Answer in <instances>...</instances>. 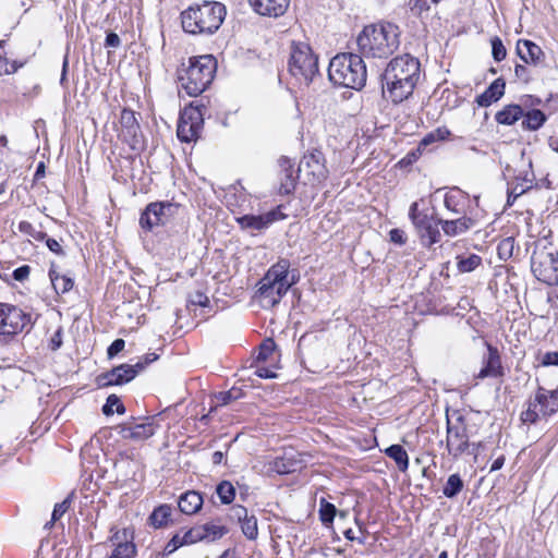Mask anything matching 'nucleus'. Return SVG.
Masks as SVG:
<instances>
[{
	"label": "nucleus",
	"instance_id": "nucleus-39",
	"mask_svg": "<svg viewBox=\"0 0 558 558\" xmlns=\"http://www.w3.org/2000/svg\"><path fill=\"white\" fill-rule=\"evenodd\" d=\"M114 411L118 414H123L125 412V407L117 395H110L107 398L105 405L102 407V413L109 416L112 415Z\"/></svg>",
	"mask_w": 558,
	"mask_h": 558
},
{
	"label": "nucleus",
	"instance_id": "nucleus-20",
	"mask_svg": "<svg viewBox=\"0 0 558 558\" xmlns=\"http://www.w3.org/2000/svg\"><path fill=\"white\" fill-rule=\"evenodd\" d=\"M486 347L487 353L483 356V367L480 369L476 377L480 379L502 377L505 373L498 349L489 343H486Z\"/></svg>",
	"mask_w": 558,
	"mask_h": 558
},
{
	"label": "nucleus",
	"instance_id": "nucleus-12",
	"mask_svg": "<svg viewBox=\"0 0 558 558\" xmlns=\"http://www.w3.org/2000/svg\"><path fill=\"white\" fill-rule=\"evenodd\" d=\"M420 61L415 57L404 53L393 58L387 65L384 74H390L393 77L413 78L420 77Z\"/></svg>",
	"mask_w": 558,
	"mask_h": 558
},
{
	"label": "nucleus",
	"instance_id": "nucleus-8",
	"mask_svg": "<svg viewBox=\"0 0 558 558\" xmlns=\"http://www.w3.org/2000/svg\"><path fill=\"white\" fill-rule=\"evenodd\" d=\"M531 270L537 280L548 284H558V251L543 247L534 251L531 257Z\"/></svg>",
	"mask_w": 558,
	"mask_h": 558
},
{
	"label": "nucleus",
	"instance_id": "nucleus-61",
	"mask_svg": "<svg viewBox=\"0 0 558 558\" xmlns=\"http://www.w3.org/2000/svg\"><path fill=\"white\" fill-rule=\"evenodd\" d=\"M121 45L120 37L116 33H108L105 40L106 47L118 48Z\"/></svg>",
	"mask_w": 558,
	"mask_h": 558
},
{
	"label": "nucleus",
	"instance_id": "nucleus-64",
	"mask_svg": "<svg viewBox=\"0 0 558 558\" xmlns=\"http://www.w3.org/2000/svg\"><path fill=\"white\" fill-rule=\"evenodd\" d=\"M19 231L24 233V234H27L29 236L33 235L34 231H35V228L33 227V225L28 221H21L19 223V227H17Z\"/></svg>",
	"mask_w": 558,
	"mask_h": 558
},
{
	"label": "nucleus",
	"instance_id": "nucleus-48",
	"mask_svg": "<svg viewBox=\"0 0 558 558\" xmlns=\"http://www.w3.org/2000/svg\"><path fill=\"white\" fill-rule=\"evenodd\" d=\"M275 348H276V344L271 339L265 340L259 347L257 361L258 362L267 361L272 355Z\"/></svg>",
	"mask_w": 558,
	"mask_h": 558
},
{
	"label": "nucleus",
	"instance_id": "nucleus-34",
	"mask_svg": "<svg viewBox=\"0 0 558 558\" xmlns=\"http://www.w3.org/2000/svg\"><path fill=\"white\" fill-rule=\"evenodd\" d=\"M204 541L215 542L223 537L228 532V527L222 524H216L214 522H207L201 525Z\"/></svg>",
	"mask_w": 558,
	"mask_h": 558
},
{
	"label": "nucleus",
	"instance_id": "nucleus-60",
	"mask_svg": "<svg viewBox=\"0 0 558 558\" xmlns=\"http://www.w3.org/2000/svg\"><path fill=\"white\" fill-rule=\"evenodd\" d=\"M426 213H422L418 210V204L416 202L412 203L409 209V217L414 225L416 219H420L422 216H425Z\"/></svg>",
	"mask_w": 558,
	"mask_h": 558
},
{
	"label": "nucleus",
	"instance_id": "nucleus-17",
	"mask_svg": "<svg viewBox=\"0 0 558 558\" xmlns=\"http://www.w3.org/2000/svg\"><path fill=\"white\" fill-rule=\"evenodd\" d=\"M440 219L433 215L426 214L420 219H416L414 227L424 246L430 247L440 241L441 234L438 229Z\"/></svg>",
	"mask_w": 558,
	"mask_h": 558
},
{
	"label": "nucleus",
	"instance_id": "nucleus-27",
	"mask_svg": "<svg viewBox=\"0 0 558 558\" xmlns=\"http://www.w3.org/2000/svg\"><path fill=\"white\" fill-rule=\"evenodd\" d=\"M279 166L281 168L279 193L281 195H289L295 189L296 182L293 165L287 157H281L279 159Z\"/></svg>",
	"mask_w": 558,
	"mask_h": 558
},
{
	"label": "nucleus",
	"instance_id": "nucleus-50",
	"mask_svg": "<svg viewBox=\"0 0 558 558\" xmlns=\"http://www.w3.org/2000/svg\"><path fill=\"white\" fill-rule=\"evenodd\" d=\"M250 515L251 514L248 513V510L241 505L233 506L230 509V517L236 520L239 523L247 519Z\"/></svg>",
	"mask_w": 558,
	"mask_h": 558
},
{
	"label": "nucleus",
	"instance_id": "nucleus-19",
	"mask_svg": "<svg viewBox=\"0 0 558 558\" xmlns=\"http://www.w3.org/2000/svg\"><path fill=\"white\" fill-rule=\"evenodd\" d=\"M120 137L128 143L132 149H136L141 144V128L134 111L123 109L120 116Z\"/></svg>",
	"mask_w": 558,
	"mask_h": 558
},
{
	"label": "nucleus",
	"instance_id": "nucleus-42",
	"mask_svg": "<svg viewBox=\"0 0 558 558\" xmlns=\"http://www.w3.org/2000/svg\"><path fill=\"white\" fill-rule=\"evenodd\" d=\"M514 251V238L508 236L502 239L497 246L499 259L508 260L512 257Z\"/></svg>",
	"mask_w": 558,
	"mask_h": 558
},
{
	"label": "nucleus",
	"instance_id": "nucleus-63",
	"mask_svg": "<svg viewBox=\"0 0 558 558\" xmlns=\"http://www.w3.org/2000/svg\"><path fill=\"white\" fill-rule=\"evenodd\" d=\"M432 134L438 142V141H444V140L448 138L451 133L447 128L442 126V128H438V129L432 131Z\"/></svg>",
	"mask_w": 558,
	"mask_h": 558
},
{
	"label": "nucleus",
	"instance_id": "nucleus-55",
	"mask_svg": "<svg viewBox=\"0 0 558 558\" xmlns=\"http://www.w3.org/2000/svg\"><path fill=\"white\" fill-rule=\"evenodd\" d=\"M62 345V328H58V330L51 336L49 341V348L51 351H57Z\"/></svg>",
	"mask_w": 558,
	"mask_h": 558
},
{
	"label": "nucleus",
	"instance_id": "nucleus-10",
	"mask_svg": "<svg viewBox=\"0 0 558 558\" xmlns=\"http://www.w3.org/2000/svg\"><path fill=\"white\" fill-rule=\"evenodd\" d=\"M203 113L198 108H185L179 119L177 135L181 142L196 141L203 130Z\"/></svg>",
	"mask_w": 558,
	"mask_h": 558
},
{
	"label": "nucleus",
	"instance_id": "nucleus-22",
	"mask_svg": "<svg viewBox=\"0 0 558 558\" xmlns=\"http://www.w3.org/2000/svg\"><path fill=\"white\" fill-rule=\"evenodd\" d=\"M281 214L279 210H270L263 215H244L242 217L236 218L238 223L242 229H251V230H264L268 228L271 223L279 220Z\"/></svg>",
	"mask_w": 558,
	"mask_h": 558
},
{
	"label": "nucleus",
	"instance_id": "nucleus-59",
	"mask_svg": "<svg viewBox=\"0 0 558 558\" xmlns=\"http://www.w3.org/2000/svg\"><path fill=\"white\" fill-rule=\"evenodd\" d=\"M255 374L260 378H276L277 374L266 366L258 365Z\"/></svg>",
	"mask_w": 558,
	"mask_h": 558
},
{
	"label": "nucleus",
	"instance_id": "nucleus-28",
	"mask_svg": "<svg viewBox=\"0 0 558 558\" xmlns=\"http://www.w3.org/2000/svg\"><path fill=\"white\" fill-rule=\"evenodd\" d=\"M203 496L196 490H187L179 497L178 507L184 514H194L203 506Z\"/></svg>",
	"mask_w": 558,
	"mask_h": 558
},
{
	"label": "nucleus",
	"instance_id": "nucleus-45",
	"mask_svg": "<svg viewBox=\"0 0 558 558\" xmlns=\"http://www.w3.org/2000/svg\"><path fill=\"white\" fill-rule=\"evenodd\" d=\"M74 497V493L72 492L63 501L56 504L52 514H51V523L58 521L70 508L72 504V499Z\"/></svg>",
	"mask_w": 558,
	"mask_h": 558
},
{
	"label": "nucleus",
	"instance_id": "nucleus-1",
	"mask_svg": "<svg viewBox=\"0 0 558 558\" xmlns=\"http://www.w3.org/2000/svg\"><path fill=\"white\" fill-rule=\"evenodd\" d=\"M400 35L392 23L367 25L357 36L359 51L367 58H388L399 48Z\"/></svg>",
	"mask_w": 558,
	"mask_h": 558
},
{
	"label": "nucleus",
	"instance_id": "nucleus-5",
	"mask_svg": "<svg viewBox=\"0 0 558 558\" xmlns=\"http://www.w3.org/2000/svg\"><path fill=\"white\" fill-rule=\"evenodd\" d=\"M289 269L290 262L280 258L259 280L257 294L265 308L279 304L291 286L295 283L294 277L289 279Z\"/></svg>",
	"mask_w": 558,
	"mask_h": 558
},
{
	"label": "nucleus",
	"instance_id": "nucleus-30",
	"mask_svg": "<svg viewBox=\"0 0 558 558\" xmlns=\"http://www.w3.org/2000/svg\"><path fill=\"white\" fill-rule=\"evenodd\" d=\"M522 117L523 110L520 105H507L496 113L495 120L499 124L512 125Z\"/></svg>",
	"mask_w": 558,
	"mask_h": 558
},
{
	"label": "nucleus",
	"instance_id": "nucleus-57",
	"mask_svg": "<svg viewBox=\"0 0 558 558\" xmlns=\"http://www.w3.org/2000/svg\"><path fill=\"white\" fill-rule=\"evenodd\" d=\"M46 245L52 253H54L59 256L65 255L61 244L56 239H50V238L46 239Z\"/></svg>",
	"mask_w": 558,
	"mask_h": 558
},
{
	"label": "nucleus",
	"instance_id": "nucleus-31",
	"mask_svg": "<svg viewBox=\"0 0 558 558\" xmlns=\"http://www.w3.org/2000/svg\"><path fill=\"white\" fill-rule=\"evenodd\" d=\"M49 278L57 293H66L74 286L73 279L66 275H60L56 270L54 264H51V267L49 269Z\"/></svg>",
	"mask_w": 558,
	"mask_h": 558
},
{
	"label": "nucleus",
	"instance_id": "nucleus-52",
	"mask_svg": "<svg viewBox=\"0 0 558 558\" xmlns=\"http://www.w3.org/2000/svg\"><path fill=\"white\" fill-rule=\"evenodd\" d=\"M389 239L393 244L401 246L405 244L408 236L403 230L395 228L389 231Z\"/></svg>",
	"mask_w": 558,
	"mask_h": 558
},
{
	"label": "nucleus",
	"instance_id": "nucleus-36",
	"mask_svg": "<svg viewBox=\"0 0 558 558\" xmlns=\"http://www.w3.org/2000/svg\"><path fill=\"white\" fill-rule=\"evenodd\" d=\"M216 493L223 505H229L234 500L235 488L229 481H222L217 485Z\"/></svg>",
	"mask_w": 558,
	"mask_h": 558
},
{
	"label": "nucleus",
	"instance_id": "nucleus-46",
	"mask_svg": "<svg viewBox=\"0 0 558 558\" xmlns=\"http://www.w3.org/2000/svg\"><path fill=\"white\" fill-rule=\"evenodd\" d=\"M181 538L184 545H191L204 541V535L202 534L201 525L191 527L181 536Z\"/></svg>",
	"mask_w": 558,
	"mask_h": 558
},
{
	"label": "nucleus",
	"instance_id": "nucleus-21",
	"mask_svg": "<svg viewBox=\"0 0 558 558\" xmlns=\"http://www.w3.org/2000/svg\"><path fill=\"white\" fill-rule=\"evenodd\" d=\"M515 49L518 56L525 64L541 66L545 62V52L537 44L533 43L532 40L519 39Z\"/></svg>",
	"mask_w": 558,
	"mask_h": 558
},
{
	"label": "nucleus",
	"instance_id": "nucleus-16",
	"mask_svg": "<svg viewBox=\"0 0 558 558\" xmlns=\"http://www.w3.org/2000/svg\"><path fill=\"white\" fill-rule=\"evenodd\" d=\"M172 208L173 205L168 202H154L148 204L141 214V227L147 231H151L154 227L165 225Z\"/></svg>",
	"mask_w": 558,
	"mask_h": 558
},
{
	"label": "nucleus",
	"instance_id": "nucleus-33",
	"mask_svg": "<svg viewBox=\"0 0 558 558\" xmlns=\"http://www.w3.org/2000/svg\"><path fill=\"white\" fill-rule=\"evenodd\" d=\"M523 117L522 128L529 131H537L547 121V116L539 109L529 110Z\"/></svg>",
	"mask_w": 558,
	"mask_h": 558
},
{
	"label": "nucleus",
	"instance_id": "nucleus-62",
	"mask_svg": "<svg viewBox=\"0 0 558 558\" xmlns=\"http://www.w3.org/2000/svg\"><path fill=\"white\" fill-rule=\"evenodd\" d=\"M542 364L545 366H549V365L558 366V352H547L543 356Z\"/></svg>",
	"mask_w": 558,
	"mask_h": 558
},
{
	"label": "nucleus",
	"instance_id": "nucleus-47",
	"mask_svg": "<svg viewBox=\"0 0 558 558\" xmlns=\"http://www.w3.org/2000/svg\"><path fill=\"white\" fill-rule=\"evenodd\" d=\"M492 54L495 61L500 62L507 56V50L499 37L492 39Z\"/></svg>",
	"mask_w": 558,
	"mask_h": 558
},
{
	"label": "nucleus",
	"instance_id": "nucleus-51",
	"mask_svg": "<svg viewBox=\"0 0 558 558\" xmlns=\"http://www.w3.org/2000/svg\"><path fill=\"white\" fill-rule=\"evenodd\" d=\"M514 75L517 76L518 80H520L524 84H529L532 81L531 72L524 64L515 65Z\"/></svg>",
	"mask_w": 558,
	"mask_h": 558
},
{
	"label": "nucleus",
	"instance_id": "nucleus-7",
	"mask_svg": "<svg viewBox=\"0 0 558 558\" xmlns=\"http://www.w3.org/2000/svg\"><path fill=\"white\" fill-rule=\"evenodd\" d=\"M558 412V389L547 390L538 387L534 399H530L527 409L521 413L524 423L535 424L539 417H548Z\"/></svg>",
	"mask_w": 558,
	"mask_h": 558
},
{
	"label": "nucleus",
	"instance_id": "nucleus-35",
	"mask_svg": "<svg viewBox=\"0 0 558 558\" xmlns=\"http://www.w3.org/2000/svg\"><path fill=\"white\" fill-rule=\"evenodd\" d=\"M463 486L461 476L459 474H451L442 488V494L447 498H454L462 492Z\"/></svg>",
	"mask_w": 558,
	"mask_h": 558
},
{
	"label": "nucleus",
	"instance_id": "nucleus-41",
	"mask_svg": "<svg viewBox=\"0 0 558 558\" xmlns=\"http://www.w3.org/2000/svg\"><path fill=\"white\" fill-rule=\"evenodd\" d=\"M441 0H410L409 5L414 15L422 16L432 9V5H436Z\"/></svg>",
	"mask_w": 558,
	"mask_h": 558
},
{
	"label": "nucleus",
	"instance_id": "nucleus-18",
	"mask_svg": "<svg viewBox=\"0 0 558 558\" xmlns=\"http://www.w3.org/2000/svg\"><path fill=\"white\" fill-rule=\"evenodd\" d=\"M3 313V335H16L32 324L31 315L16 306L4 304Z\"/></svg>",
	"mask_w": 558,
	"mask_h": 558
},
{
	"label": "nucleus",
	"instance_id": "nucleus-32",
	"mask_svg": "<svg viewBox=\"0 0 558 558\" xmlns=\"http://www.w3.org/2000/svg\"><path fill=\"white\" fill-rule=\"evenodd\" d=\"M384 452L396 462L400 472H405L409 469V456L401 445H391Z\"/></svg>",
	"mask_w": 558,
	"mask_h": 558
},
{
	"label": "nucleus",
	"instance_id": "nucleus-49",
	"mask_svg": "<svg viewBox=\"0 0 558 558\" xmlns=\"http://www.w3.org/2000/svg\"><path fill=\"white\" fill-rule=\"evenodd\" d=\"M184 546L181 535L179 533L174 534L172 538L167 543L163 548V551L159 555L165 558L170 554L174 553L179 547Z\"/></svg>",
	"mask_w": 558,
	"mask_h": 558
},
{
	"label": "nucleus",
	"instance_id": "nucleus-14",
	"mask_svg": "<svg viewBox=\"0 0 558 558\" xmlns=\"http://www.w3.org/2000/svg\"><path fill=\"white\" fill-rule=\"evenodd\" d=\"M156 428L157 425L151 417L142 423H135L133 420L132 422L119 424L116 427L122 439L136 442L150 438L155 434Z\"/></svg>",
	"mask_w": 558,
	"mask_h": 558
},
{
	"label": "nucleus",
	"instance_id": "nucleus-23",
	"mask_svg": "<svg viewBox=\"0 0 558 558\" xmlns=\"http://www.w3.org/2000/svg\"><path fill=\"white\" fill-rule=\"evenodd\" d=\"M253 10L259 15L278 17L286 13L290 0H248Z\"/></svg>",
	"mask_w": 558,
	"mask_h": 558
},
{
	"label": "nucleus",
	"instance_id": "nucleus-29",
	"mask_svg": "<svg viewBox=\"0 0 558 558\" xmlns=\"http://www.w3.org/2000/svg\"><path fill=\"white\" fill-rule=\"evenodd\" d=\"M172 507L167 504L156 507L148 518L149 524L155 529L168 526L172 522Z\"/></svg>",
	"mask_w": 558,
	"mask_h": 558
},
{
	"label": "nucleus",
	"instance_id": "nucleus-13",
	"mask_svg": "<svg viewBox=\"0 0 558 558\" xmlns=\"http://www.w3.org/2000/svg\"><path fill=\"white\" fill-rule=\"evenodd\" d=\"M298 172L305 173L312 183L324 181L328 175V170L325 166L323 153L315 150L304 155L300 161Z\"/></svg>",
	"mask_w": 558,
	"mask_h": 558
},
{
	"label": "nucleus",
	"instance_id": "nucleus-2",
	"mask_svg": "<svg viewBox=\"0 0 558 558\" xmlns=\"http://www.w3.org/2000/svg\"><path fill=\"white\" fill-rule=\"evenodd\" d=\"M227 14L225 4L217 1H204L181 12V24L191 35H213L221 26Z\"/></svg>",
	"mask_w": 558,
	"mask_h": 558
},
{
	"label": "nucleus",
	"instance_id": "nucleus-54",
	"mask_svg": "<svg viewBox=\"0 0 558 558\" xmlns=\"http://www.w3.org/2000/svg\"><path fill=\"white\" fill-rule=\"evenodd\" d=\"M125 347V341L123 339H116L108 348L107 354L108 357H113L118 353H120Z\"/></svg>",
	"mask_w": 558,
	"mask_h": 558
},
{
	"label": "nucleus",
	"instance_id": "nucleus-44",
	"mask_svg": "<svg viewBox=\"0 0 558 558\" xmlns=\"http://www.w3.org/2000/svg\"><path fill=\"white\" fill-rule=\"evenodd\" d=\"M241 395V390L233 387L228 391H220L216 393L215 399L217 401V405H228L232 401L238 400Z\"/></svg>",
	"mask_w": 558,
	"mask_h": 558
},
{
	"label": "nucleus",
	"instance_id": "nucleus-3",
	"mask_svg": "<svg viewBox=\"0 0 558 558\" xmlns=\"http://www.w3.org/2000/svg\"><path fill=\"white\" fill-rule=\"evenodd\" d=\"M328 77L335 85L361 90L367 78L365 62L360 54L338 53L329 62Z\"/></svg>",
	"mask_w": 558,
	"mask_h": 558
},
{
	"label": "nucleus",
	"instance_id": "nucleus-58",
	"mask_svg": "<svg viewBox=\"0 0 558 558\" xmlns=\"http://www.w3.org/2000/svg\"><path fill=\"white\" fill-rule=\"evenodd\" d=\"M17 70L15 64L9 65L8 60L0 56V75L2 74H11Z\"/></svg>",
	"mask_w": 558,
	"mask_h": 558
},
{
	"label": "nucleus",
	"instance_id": "nucleus-4",
	"mask_svg": "<svg viewBox=\"0 0 558 558\" xmlns=\"http://www.w3.org/2000/svg\"><path fill=\"white\" fill-rule=\"evenodd\" d=\"M216 70L217 61L210 54L190 58L189 66L178 71L179 88L190 97H196L210 85Z\"/></svg>",
	"mask_w": 558,
	"mask_h": 558
},
{
	"label": "nucleus",
	"instance_id": "nucleus-43",
	"mask_svg": "<svg viewBox=\"0 0 558 558\" xmlns=\"http://www.w3.org/2000/svg\"><path fill=\"white\" fill-rule=\"evenodd\" d=\"M482 263V258L476 254L462 257L458 260V269L461 272H470L477 268Z\"/></svg>",
	"mask_w": 558,
	"mask_h": 558
},
{
	"label": "nucleus",
	"instance_id": "nucleus-37",
	"mask_svg": "<svg viewBox=\"0 0 558 558\" xmlns=\"http://www.w3.org/2000/svg\"><path fill=\"white\" fill-rule=\"evenodd\" d=\"M242 533L250 541H255L258 537L257 518L251 514L247 519L240 523Z\"/></svg>",
	"mask_w": 558,
	"mask_h": 558
},
{
	"label": "nucleus",
	"instance_id": "nucleus-56",
	"mask_svg": "<svg viewBox=\"0 0 558 558\" xmlns=\"http://www.w3.org/2000/svg\"><path fill=\"white\" fill-rule=\"evenodd\" d=\"M29 272H31V267L28 265H23L16 269H14L12 276L16 281H23L28 278Z\"/></svg>",
	"mask_w": 558,
	"mask_h": 558
},
{
	"label": "nucleus",
	"instance_id": "nucleus-6",
	"mask_svg": "<svg viewBox=\"0 0 558 558\" xmlns=\"http://www.w3.org/2000/svg\"><path fill=\"white\" fill-rule=\"evenodd\" d=\"M288 68L292 76L308 85L319 74L318 57L307 44L292 43Z\"/></svg>",
	"mask_w": 558,
	"mask_h": 558
},
{
	"label": "nucleus",
	"instance_id": "nucleus-9",
	"mask_svg": "<svg viewBox=\"0 0 558 558\" xmlns=\"http://www.w3.org/2000/svg\"><path fill=\"white\" fill-rule=\"evenodd\" d=\"M470 436L465 420L460 415L453 423L447 421L446 447L448 453L458 459L461 454L466 453L471 447Z\"/></svg>",
	"mask_w": 558,
	"mask_h": 558
},
{
	"label": "nucleus",
	"instance_id": "nucleus-24",
	"mask_svg": "<svg viewBox=\"0 0 558 558\" xmlns=\"http://www.w3.org/2000/svg\"><path fill=\"white\" fill-rule=\"evenodd\" d=\"M456 219H440L444 233L448 236H457L465 233L476 225V220L468 215H459Z\"/></svg>",
	"mask_w": 558,
	"mask_h": 558
},
{
	"label": "nucleus",
	"instance_id": "nucleus-38",
	"mask_svg": "<svg viewBox=\"0 0 558 558\" xmlns=\"http://www.w3.org/2000/svg\"><path fill=\"white\" fill-rule=\"evenodd\" d=\"M319 518L320 521L325 524H331L333 522L335 517L337 515L338 511L335 505L326 501L324 498L320 499L319 505Z\"/></svg>",
	"mask_w": 558,
	"mask_h": 558
},
{
	"label": "nucleus",
	"instance_id": "nucleus-53",
	"mask_svg": "<svg viewBox=\"0 0 558 558\" xmlns=\"http://www.w3.org/2000/svg\"><path fill=\"white\" fill-rule=\"evenodd\" d=\"M189 301L193 305H198V306H203V307H205L209 304L208 296L201 291H195L194 293L190 294Z\"/></svg>",
	"mask_w": 558,
	"mask_h": 558
},
{
	"label": "nucleus",
	"instance_id": "nucleus-15",
	"mask_svg": "<svg viewBox=\"0 0 558 558\" xmlns=\"http://www.w3.org/2000/svg\"><path fill=\"white\" fill-rule=\"evenodd\" d=\"M143 369L144 364L141 361L134 365L121 364L117 367H113L111 371L101 374L98 377V383L102 387L123 385L135 378L138 372Z\"/></svg>",
	"mask_w": 558,
	"mask_h": 558
},
{
	"label": "nucleus",
	"instance_id": "nucleus-40",
	"mask_svg": "<svg viewBox=\"0 0 558 558\" xmlns=\"http://www.w3.org/2000/svg\"><path fill=\"white\" fill-rule=\"evenodd\" d=\"M136 554V547L132 542H121L113 549L109 558H133Z\"/></svg>",
	"mask_w": 558,
	"mask_h": 558
},
{
	"label": "nucleus",
	"instance_id": "nucleus-25",
	"mask_svg": "<svg viewBox=\"0 0 558 558\" xmlns=\"http://www.w3.org/2000/svg\"><path fill=\"white\" fill-rule=\"evenodd\" d=\"M468 194L458 187H453L445 195L444 205L453 215H468Z\"/></svg>",
	"mask_w": 558,
	"mask_h": 558
},
{
	"label": "nucleus",
	"instance_id": "nucleus-26",
	"mask_svg": "<svg viewBox=\"0 0 558 558\" xmlns=\"http://www.w3.org/2000/svg\"><path fill=\"white\" fill-rule=\"evenodd\" d=\"M505 88V80L502 77H498L485 89L484 93L476 97L475 101L480 107H488L504 96Z\"/></svg>",
	"mask_w": 558,
	"mask_h": 558
},
{
	"label": "nucleus",
	"instance_id": "nucleus-11",
	"mask_svg": "<svg viewBox=\"0 0 558 558\" xmlns=\"http://www.w3.org/2000/svg\"><path fill=\"white\" fill-rule=\"evenodd\" d=\"M417 81L383 74V94L393 104H400L413 94Z\"/></svg>",
	"mask_w": 558,
	"mask_h": 558
}]
</instances>
